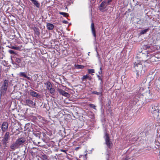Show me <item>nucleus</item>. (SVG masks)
<instances>
[{
  "label": "nucleus",
  "instance_id": "obj_1",
  "mask_svg": "<svg viewBox=\"0 0 160 160\" xmlns=\"http://www.w3.org/2000/svg\"><path fill=\"white\" fill-rule=\"evenodd\" d=\"M8 84V81L7 79L4 80L1 87L0 88V95L1 96L4 95L6 93L7 90Z\"/></svg>",
  "mask_w": 160,
  "mask_h": 160
},
{
  "label": "nucleus",
  "instance_id": "obj_2",
  "mask_svg": "<svg viewBox=\"0 0 160 160\" xmlns=\"http://www.w3.org/2000/svg\"><path fill=\"white\" fill-rule=\"evenodd\" d=\"M104 138L105 139V144L108 148H111L112 147V142L110 141L109 135L107 132H106L105 133V136Z\"/></svg>",
  "mask_w": 160,
  "mask_h": 160
},
{
  "label": "nucleus",
  "instance_id": "obj_3",
  "mask_svg": "<svg viewBox=\"0 0 160 160\" xmlns=\"http://www.w3.org/2000/svg\"><path fill=\"white\" fill-rule=\"evenodd\" d=\"M8 123L6 122H3L1 127L2 132H6L8 129Z\"/></svg>",
  "mask_w": 160,
  "mask_h": 160
},
{
  "label": "nucleus",
  "instance_id": "obj_4",
  "mask_svg": "<svg viewBox=\"0 0 160 160\" xmlns=\"http://www.w3.org/2000/svg\"><path fill=\"white\" fill-rule=\"evenodd\" d=\"M26 141L25 139L24 138H20L16 140L15 141L18 146L20 147V145H22Z\"/></svg>",
  "mask_w": 160,
  "mask_h": 160
},
{
  "label": "nucleus",
  "instance_id": "obj_5",
  "mask_svg": "<svg viewBox=\"0 0 160 160\" xmlns=\"http://www.w3.org/2000/svg\"><path fill=\"white\" fill-rule=\"evenodd\" d=\"M134 65L135 68L137 71L142 68V64L140 62H135Z\"/></svg>",
  "mask_w": 160,
  "mask_h": 160
},
{
  "label": "nucleus",
  "instance_id": "obj_6",
  "mask_svg": "<svg viewBox=\"0 0 160 160\" xmlns=\"http://www.w3.org/2000/svg\"><path fill=\"white\" fill-rule=\"evenodd\" d=\"M57 90L60 94L64 96H65L67 97H68L70 95L69 93L65 92L62 89L58 88Z\"/></svg>",
  "mask_w": 160,
  "mask_h": 160
},
{
  "label": "nucleus",
  "instance_id": "obj_7",
  "mask_svg": "<svg viewBox=\"0 0 160 160\" xmlns=\"http://www.w3.org/2000/svg\"><path fill=\"white\" fill-rule=\"evenodd\" d=\"M25 102L26 104L30 107H33L35 105V102H34L33 101L30 99H28L26 100Z\"/></svg>",
  "mask_w": 160,
  "mask_h": 160
},
{
  "label": "nucleus",
  "instance_id": "obj_8",
  "mask_svg": "<svg viewBox=\"0 0 160 160\" xmlns=\"http://www.w3.org/2000/svg\"><path fill=\"white\" fill-rule=\"evenodd\" d=\"M91 31L92 32L93 34V35L95 39L96 38V31L94 27V23L93 22L91 24Z\"/></svg>",
  "mask_w": 160,
  "mask_h": 160
},
{
  "label": "nucleus",
  "instance_id": "obj_9",
  "mask_svg": "<svg viewBox=\"0 0 160 160\" xmlns=\"http://www.w3.org/2000/svg\"><path fill=\"white\" fill-rule=\"evenodd\" d=\"M19 148L16 142H13L10 146V148L12 150H15L16 149Z\"/></svg>",
  "mask_w": 160,
  "mask_h": 160
},
{
  "label": "nucleus",
  "instance_id": "obj_10",
  "mask_svg": "<svg viewBox=\"0 0 160 160\" xmlns=\"http://www.w3.org/2000/svg\"><path fill=\"white\" fill-rule=\"evenodd\" d=\"M107 3L106 1L105 0L103 1L101 3L100 5V7L101 8H100V10H102L106 8V7L108 5V4H107Z\"/></svg>",
  "mask_w": 160,
  "mask_h": 160
},
{
  "label": "nucleus",
  "instance_id": "obj_11",
  "mask_svg": "<svg viewBox=\"0 0 160 160\" xmlns=\"http://www.w3.org/2000/svg\"><path fill=\"white\" fill-rule=\"evenodd\" d=\"M18 75L20 77H23L27 78L28 80H30L31 78L28 77L25 72H20L19 73Z\"/></svg>",
  "mask_w": 160,
  "mask_h": 160
},
{
  "label": "nucleus",
  "instance_id": "obj_12",
  "mask_svg": "<svg viewBox=\"0 0 160 160\" xmlns=\"http://www.w3.org/2000/svg\"><path fill=\"white\" fill-rule=\"evenodd\" d=\"M30 94L32 96L37 98H39L40 97V95H39L36 92L34 91H32L31 92H30Z\"/></svg>",
  "mask_w": 160,
  "mask_h": 160
},
{
  "label": "nucleus",
  "instance_id": "obj_13",
  "mask_svg": "<svg viewBox=\"0 0 160 160\" xmlns=\"http://www.w3.org/2000/svg\"><path fill=\"white\" fill-rule=\"evenodd\" d=\"M86 79H88V80H91L92 79V78L91 76L89 75L88 74L83 76L82 78V80L84 81Z\"/></svg>",
  "mask_w": 160,
  "mask_h": 160
},
{
  "label": "nucleus",
  "instance_id": "obj_14",
  "mask_svg": "<svg viewBox=\"0 0 160 160\" xmlns=\"http://www.w3.org/2000/svg\"><path fill=\"white\" fill-rule=\"evenodd\" d=\"M10 137V132H6L4 135L3 137V138L8 141Z\"/></svg>",
  "mask_w": 160,
  "mask_h": 160
},
{
  "label": "nucleus",
  "instance_id": "obj_15",
  "mask_svg": "<svg viewBox=\"0 0 160 160\" xmlns=\"http://www.w3.org/2000/svg\"><path fill=\"white\" fill-rule=\"evenodd\" d=\"M47 28L48 30H52L54 28V25L52 24L48 23L47 24Z\"/></svg>",
  "mask_w": 160,
  "mask_h": 160
},
{
  "label": "nucleus",
  "instance_id": "obj_16",
  "mask_svg": "<svg viewBox=\"0 0 160 160\" xmlns=\"http://www.w3.org/2000/svg\"><path fill=\"white\" fill-rule=\"evenodd\" d=\"M33 30L34 31L35 34H36L38 36H39L40 35V33L39 29L38 28L36 27H34L33 28Z\"/></svg>",
  "mask_w": 160,
  "mask_h": 160
},
{
  "label": "nucleus",
  "instance_id": "obj_17",
  "mask_svg": "<svg viewBox=\"0 0 160 160\" xmlns=\"http://www.w3.org/2000/svg\"><path fill=\"white\" fill-rule=\"evenodd\" d=\"M33 4L37 7L39 8L40 7V4L36 0H30Z\"/></svg>",
  "mask_w": 160,
  "mask_h": 160
},
{
  "label": "nucleus",
  "instance_id": "obj_18",
  "mask_svg": "<svg viewBox=\"0 0 160 160\" xmlns=\"http://www.w3.org/2000/svg\"><path fill=\"white\" fill-rule=\"evenodd\" d=\"M45 84L47 85V89L48 90L52 87V85L49 82H48Z\"/></svg>",
  "mask_w": 160,
  "mask_h": 160
},
{
  "label": "nucleus",
  "instance_id": "obj_19",
  "mask_svg": "<svg viewBox=\"0 0 160 160\" xmlns=\"http://www.w3.org/2000/svg\"><path fill=\"white\" fill-rule=\"evenodd\" d=\"M1 142H2V144L3 145H5V147H7V144L8 142V140H6V139H4L2 138Z\"/></svg>",
  "mask_w": 160,
  "mask_h": 160
},
{
  "label": "nucleus",
  "instance_id": "obj_20",
  "mask_svg": "<svg viewBox=\"0 0 160 160\" xmlns=\"http://www.w3.org/2000/svg\"><path fill=\"white\" fill-rule=\"evenodd\" d=\"M22 46H12L11 47H9V48L15 49L16 50H19L21 48Z\"/></svg>",
  "mask_w": 160,
  "mask_h": 160
},
{
  "label": "nucleus",
  "instance_id": "obj_21",
  "mask_svg": "<svg viewBox=\"0 0 160 160\" xmlns=\"http://www.w3.org/2000/svg\"><path fill=\"white\" fill-rule=\"evenodd\" d=\"M148 30V28L144 30H142L139 33L140 35H141L142 34H143L146 33Z\"/></svg>",
  "mask_w": 160,
  "mask_h": 160
},
{
  "label": "nucleus",
  "instance_id": "obj_22",
  "mask_svg": "<svg viewBox=\"0 0 160 160\" xmlns=\"http://www.w3.org/2000/svg\"><path fill=\"white\" fill-rule=\"evenodd\" d=\"M59 14H60V15H63L64 17H67L69 16L68 14L66 12H59Z\"/></svg>",
  "mask_w": 160,
  "mask_h": 160
},
{
  "label": "nucleus",
  "instance_id": "obj_23",
  "mask_svg": "<svg viewBox=\"0 0 160 160\" xmlns=\"http://www.w3.org/2000/svg\"><path fill=\"white\" fill-rule=\"evenodd\" d=\"M49 90L50 93L51 94H52V95H54L55 92V89L54 88H53L52 87V88L49 89Z\"/></svg>",
  "mask_w": 160,
  "mask_h": 160
},
{
  "label": "nucleus",
  "instance_id": "obj_24",
  "mask_svg": "<svg viewBox=\"0 0 160 160\" xmlns=\"http://www.w3.org/2000/svg\"><path fill=\"white\" fill-rule=\"evenodd\" d=\"M75 68L77 69H82L84 68V66L79 65H75Z\"/></svg>",
  "mask_w": 160,
  "mask_h": 160
},
{
  "label": "nucleus",
  "instance_id": "obj_25",
  "mask_svg": "<svg viewBox=\"0 0 160 160\" xmlns=\"http://www.w3.org/2000/svg\"><path fill=\"white\" fill-rule=\"evenodd\" d=\"M41 158L43 160H46L48 159V157L44 154L42 156Z\"/></svg>",
  "mask_w": 160,
  "mask_h": 160
},
{
  "label": "nucleus",
  "instance_id": "obj_26",
  "mask_svg": "<svg viewBox=\"0 0 160 160\" xmlns=\"http://www.w3.org/2000/svg\"><path fill=\"white\" fill-rule=\"evenodd\" d=\"M88 73H94L95 72V70L94 69H89L88 70Z\"/></svg>",
  "mask_w": 160,
  "mask_h": 160
},
{
  "label": "nucleus",
  "instance_id": "obj_27",
  "mask_svg": "<svg viewBox=\"0 0 160 160\" xmlns=\"http://www.w3.org/2000/svg\"><path fill=\"white\" fill-rule=\"evenodd\" d=\"M89 106L90 108H92L95 109H96V106L94 104H90L89 105Z\"/></svg>",
  "mask_w": 160,
  "mask_h": 160
},
{
  "label": "nucleus",
  "instance_id": "obj_28",
  "mask_svg": "<svg viewBox=\"0 0 160 160\" xmlns=\"http://www.w3.org/2000/svg\"><path fill=\"white\" fill-rule=\"evenodd\" d=\"M8 52L11 54H16L15 52L13 50H9L8 51Z\"/></svg>",
  "mask_w": 160,
  "mask_h": 160
},
{
  "label": "nucleus",
  "instance_id": "obj_29",
  "mask_svg": "<svg viewBox=\"0 0 160 160\" xmlns=\"http://www.w3.org/2000/svg\"><path fill=\"white\" fill-rule=\"evenodd\" d=\"M92 93L95 94L97 95H99L100 94V92H97L96 91H93L92 92Z\"/></svg>",
  "mask_w": 160,
  "mask_h": 160
},
{
  "label": "nucleus",
  "instance_id": "obj_30",
  "mask_svg": "<svg viewBox=\"0 0 160 160\" xmlns=\"http://www.w3.org/2000/svg\"><path fill=\"white\" fill-rule=\"evenodd\" d=\"M129 158L128 156H126L125 157L123 158V160H128Z\"/></svg>",
  "mask_w": 160,
  "mask_h": 160
},
{
  "label": "nucleus",
  "instance_id": "obj_31",
  "mask_svg": "<svg viewBox=\"0 0 160 160\" xmlns=\"http://www.w3.org/2000/svg\"><path fill=\"white\" fill-rule=\"evenodd\" d=\"M87 154H86L85 156L84 155H81L79 157V158H81L82 157H83L84 158H85V159H87V157H86V156H87Z\"/></svg>",
  "mask_w": 160,
  "mask_h": 160
},
{
  "label": "nucleus",
  "instance_id": "obj_32",
  "mask_svg": "<svg viewBox=\"0 0 160 160\" xmlns=\"http://www.w3.org/2000/svg\"><path fill=\"white\" fill-rule=\"evenodd\" d=\"M16 61L18 63H20V62L21 61V60L19 59H18V58L17 59V58Z\"/></svg>",
  "mask_w": 160,
  "mask_h": 160
},
{
  "label": "nucleus",
  "instance_id": "obj_33",
  "mask_svg": "<svg viewBox=\"0 0 160 160\" xmlns=\"http://www.w3.org/2000/svg\"><path fill=\"white\" fill-rule=\"evenodd\" d=\"M112 0H108L107 3L108 5L110 4V2L112 1Z\"/></svg>",
  "mask_w": 160,
  "mask_h": 160
},
{
  "label": "nucleus",
  "instance_id": "obj_34",
  "mask_svg": "<svg viewBox=\"0 0 160 160\" xmlns=\"http://www.w3.org/2000/svg\"><path fill=\"white\" fill-rule=\"evenodd\" d=\"M80 148H81V147H76L75 148V150L76 151H78V150Z\"/></svg>",
  "mask_w": 160,
  "mask_h": 160
},
{
  "label": "nucleus",
  "instance_id": "obj_35",
  "mask_svg": "<svg viewBox=\"0 0 160 160\" xmlns=\"http://www.w3.org/2000/svg\"><path fill=\"white\" fill-rule=\"evenodd\" d=\"M97 77L98 78V79L99 80H102V79L101 78V77L99 75H97Z\"/></svg>",
  "mask_w": 160,
  "mask_h": 160
},
{
  "label": "nucleus",
  "instance_id": "obj_36",
  "mask_svg": "<svg viewBox=\"0 0 160 160\" xmlns=\"http://www.w3.org/2000/svg\"><path fill=\"white\" fill-rule=\"evenodd\" d=\"M63 22L64 23L67 24L68 23V22L64 20L63 21Z\"/></svg>",
  "mask_w": 160,
  "mask_h": 160
},
{
  "label": "nucleus",
  "instance_id": "obj_37",
  "mask_svg": "<svg viewBox=\"0 0 160 160\" xmlns=\"http://www.w3.org/2000/svg\"><path fill=\"white\" fill-rule=\"evenodd\" d=\"M61 151L64 152H66V150H61Z\"/></svg>",
  "mask_w": 160,
  "mask_h": 160
},
{
  "label": "nucleus",
  "instance_id": "obj_38",
  "mask_svg": "<svg viewBox=\"0 0 160 160\" xmlns=\"http://www.w3.org/2000/svg\"><path fill=\"white\" fill-rule=\"evenodd\" d=\"M102 68L101 67L100 68V69L101 71L102 70ZM102 72L101 71L100 72H99V74H100L101 73H102Z\"/></svg>",
  "mask_w": 160,
  "mask_h": 160
},
{
  "label": "nucleus",
  "instance_id": "obj_39",
  "mask_svg": "<svg viewBox=\"0 0 160 160\" xmlns=\"http://www.w3.org/2000/svg\"><path fill=\"white\" fill-rule=\"evenodd\" d=\"M100 0V1H102V0Z\"/></svg>",
  "mask_w": 160,
  "mask_h": 160
}]
</instances>
